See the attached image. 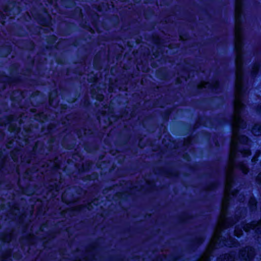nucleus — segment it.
I'll list each match as a JSON object with an SVG mask.
<instances>
[{
    "instance_id": "f257e3e1",
    "label": "nucleus",
    "mask_w": 261,
    "mask_h": 261,
    "mask_svg": "<svg viewBox=\"0 0 261 261\" xmlns=\"http://www.w3.org/2000/svg\"><path fill=\"white\" fill-rule=\"evenodd\" d=\"M254 254L253 248L247 247L244 250L240 251L239 257L244 260H250L253 256Z\"/></svg>"
},
{
    "instance_id": "f03ea898",
    "label": "nucleus",
    "mask_w": 261,
    "mask_h": 261,
    "mask_svg": "<svg viewBox=\"0 0 261 261\" xmlns=\"http://www.w3.org/2000/svg\"><path fill=\"white\" fill-rule=\"evenodd\" d=\"M261 228V220L257 223L253 222L251 224H247L243 226V229L245 231H248L250 229H254L258 230Z\"/></svg>"
},
{
    "instance_id": "7ed1b4c3",
    "label": "nucleus",
    "mask_w": 261,
    "mask_h": 261,
    "mask_svg": "<svg viewBox=\"0 0 261 261\" xmlns=\"http://www.w3.org/2000/svg\"><path fill=\"white\" fill-rule=\"evenodd\" d=\"M252 133L255 135H259L261 134V125L255 124L252 128Z\"/></svg>"
},
{
    "instance_id": "20e7f679",
    "label": "nucleus",
    "mask_w": 261,
    "mask_h": 261,
    "mask_svg": "<svg viewBox=\"0 0 261 261\" xmlns=\"http://www.w3.org/2000/svg\"><path fill=\"white\" fill-rule=\"evenodd\" d=\"M234 257L230 254H226L224 256V258L222 259L221 258H219L218 261H234Z\"/></svg>"
},
{
    "instance_id": "39448f33",
    "label": "nucleus",
    "mask_w": 261,
    "mask_h": 261,
    "mask_svg": "<svg viewBox=\"0 0 261 261\" xmlns=\"http://www.w3.org/2000/svg\"><path fill=\"white\" fill-rule=\"evenodd\" d=\"M237 167L242 170V172L244 173H246L248 172V169L246 167L245 164L243 163L239 164Z\"/></svg>"
},
{
    "instance_id": "423d86ee",
    "label": "nucleus",
    "mask_w": 261,
    "mask_h": 261,
    "mask_svg": "<svg viewBox=\"0 0 261 261\" xmlns=\"http://www.w3.org/2000/svg\"><path fill=\"white\" fill-rule=\"evenodd\" d=\"M241 153L244 156H248L250 154V152L248 149H244L243 151H241Z\"/></svg>"
},
{
    "instance_id": "0eeeda50",
    "label": "nucleus",
    "mask_w": 261,
    "mask_h": 261,
    "mask_svg": "<svg viewBox=\"0 0 261 261\" xmlns=\"http://www.w3.org/2000/svg\"><path fill=\"white\" fill-rule=\"evenodd\" d=\"M208 86H209L208 83H207L205 82H202L200 84H199V88H206V87H208Z\"/></svg>"
},
{
    "instance_id": "6e6552de",
    "label": "nucleus",
    "mask_w": 261,
    "mask_h": 261,
    "mask_svg": "<svg viewBox=\"0 0 261 261\" xmlns=\"http://www.w3.org/2000/svg\"><path fill=\"white\" fill-rule=\"evenodd\" d=\"M235 235L237 237L240 236L242 233V230H239V228H236L234 230Z\"/></svg>"
},
{
    "instance_id": "1a4fd4ad",
    "label": "nucleus",
    "mask_w": 261,
    "mask_h": 261,
    "mask_svg": "<svg viewBox=\"0 0 261 261\" xmlns=\"http://www.w3.org/2000/svg\"><path fill=\"white\" fill-rule=\"evenodd\" d=\"M259 67V65L258 64L254 65V66H253V72L254 73H256L257 72V71L258 70Z\"/></svg>"
},
{
    "instance_id": "9d476101",
    "label": "nucleus",
    "mask_w": 261,
    "mask_h": 261,
    "mask_svg": "<svg viewBox=\"0 0 261 261\" xmlns=\"http://www.w3.org/2000/svg\"><path fill=\"white\" fill-rule=\"evenodd\" d=\"M249 204L251 206H255L256 201L254 199H251L249 201Z\"/></svg>"
},
{
    "instance_id": "9b49d317",
    "label": "nucleus",
    "mask_w": 261,
    "mask_h": 261,
    "mask_svg": "<svg viewBox=\"0 0 261 261\" xmlns=\"http://www.w3.org/2000/svg\"><path fill=\"white\" fill-rule=\"evenodd\" d=\"M257 180L258 182H261V173L258 174L257 177Z\"/></svg>"
},
{
    "instance_id": "f8f14e48",
    "label": "nucleus",
    "mask_w": 261,
    "mask_h": 261,
    "mask_svg": "<svg viewBox=\"0 0 261 261\" xmlns=\"http://www.w3.org/2000/svg\"><path fill=\"white\" fill-rule=\"evenodd\" d=\"M96 98L99 100H101L103 99V96L102 95H99V96L96 97Z\"/></svg>"
},
{
    "instance_id": "ddd939ff",
    "label": "nucleus",
    "mask_w": 261,
    "mask_h": 261,
    "mask_svg": "<svg viewBox=\"0 0 261 261\" xmlns=\"http://www.w3.org/2000/svg\"><path fill=\"white\" fill-rule=\"evenodd\" d=\"M256 158H257L256 156H254L253 159H252V161L253 162H255V161H256L257 160Z\"/></svg>"
},
{
    "instance_id": "4468645a",
    "label": "nucleus",
    "mask_w": 261,
    "mask_h": 261,
    "mask_svg": "<svg viewBox=\"0 0 261 261\" xmlns=\"http://www.w3.org/2000/svg\"><path fill=\"white\" fill-rule=\"evenodd\" d=\"M217 83H216V84H215V85H214V87H216L217 86Z\"/></svg>"
}]
</instances>
